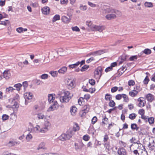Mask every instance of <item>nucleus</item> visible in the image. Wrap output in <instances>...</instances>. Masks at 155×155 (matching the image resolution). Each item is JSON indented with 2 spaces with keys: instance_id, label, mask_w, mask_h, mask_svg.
Wrapping results in <instances>:
<instances>
[{
  "instance_id": "obj_1",
  "label": "nucleus",
  "mask_w": 155,
  "mask_h": 155,
  "mask_svg": "<svg viewBox=\"0 0 155 155\" xmlns=\"http://www.w3.org/2000/svg\"><path fill=\"white\" fill-rule=\"evenodd\" d=\"M106 12L108 13L106 15L105 18L107 20H111L120 17L122 14L119 10L114 9L112 8H108L105 10Z\"/></svg>"
},
{
  "instance_id": "obj_2",
  "label": "nucleus",
  "mask_w": 155,
  "mask_h": 155,
  "mask_svg": "<svg viewBox=\"0 0 155 155\" xmlns=\"http://www.w3.org/2000/svg\"><path fill=\"white\" fill-rule=\"evenodd\" d=\"M73 95L68 91H65L62 93L60 96V101L63 103L68 102L71 98Z\"/></svg>"
},
{
  "instance_id": "obj_3",
  "label": "nucleus",
  "mask_w": 155,
  "mask_h": 155,
  "mask_svg": "<svg viewBox=\"0 0 155 155\" xmlns=\"http://www.w3.org/2000/svg\"><path fill=\"white\" fill-rule=\"evenodd\" d=\"M73 130L69 129L66 134H63L59 137V139L61 141H64L69 139L75 134Z\"/></svg>"
},
{
  "instance_id": "obj_4",
  "label": "nucleus",
  "mask_w": 155,
  "mask_h": 155,
  "mask_svg": "<svg viewBox=\"0 0 155 155\" xmlns=\"http://www.w3.org/2000/svg\"><path fill=\"white\" fill-rule=\"evenodd\" d=\"M31 131L34 133H45L43 127L40 128V126L38 125H37L35 127L32 128Z\"/></svg>"
},
{
  "instance_id": "obj_5",
  "label": "nucleus",
  "mask_w": 155,
  "mask_h": 155,
  "mask_svg": "<svg viewBox=\"0 0 155 155\" xmlns=\"http://www.w3.org/2000/svg\"><path fill=\"white\" fill-rule=\"evenodd\" d=\"M102 71V68L101 67L98 68L94 71L95 78L97 79H99L101 77Z\"/></svg>"
},
{
  "instance_id": "obj_6",
  "label": "nucleus",
  "mask_w": 155,
  "mask_h": 155,
  "mask_svg": "<svg viewBox=\"0 0 155 155\" xmlns=\"http://www.w3.org/2000/svg\"><path fill=\"white\" fill-rule=\"evenodd\" d=\"M133 152L136 155H147L146 151L143 149H140L138 148L137 150H134Z\"/></svg>"
},
{
  "instance_id": "obj_7",
  "label": "nucleus",
  "mask_w": 155,
  "mask_h": 155,
  "mask_svg": "<svg viewBox=\"0 0 155 155\" xmlns=\"http://www.w3.org/2000/svg\"><path fill=\"white\" fill-rule=\"evenodd\" d=\"M105 29V27L104 26H97L94 25L91 27V30L93 31H98L101 32Z\"/></svg>"
},
{
  "instance_id": "obj_8",
  "label": "nucleus",
  "mask_w": 155,
  "mask_h": 155,
  "mask_svg": "<svg viewBox=\"0 0 155 155\" xmlns=\"http://www.w3.org/2000/svg\"><path fill=\"white\" fill-rule=\"evenodd\" d=\"M84 145L81 141H80L78 143H75L74 147L76 150H81L84 147Z\"/></svg>"
},
{
  "instance_id": "obj_9",
  "label": "nucleus",
  "mask_w": 155,
  "mask_h": 155,
  "mask_svg": "<svg viewBox=\"0 0 155 155\" xmlns=\"http://www.w3.org/2000/svg\"><path fill=\"white\" fill-rule=\"evenodd\" d=\"M53 104L49 108L48 111H53L57 109L58 107V104L57 101H54L52 103Z\"/></svg>"
},
{
  "instance_id": "obj_10",
  "label": "nucleus",
  "mask_w": 155,
  "mask_h": 155,
  "mask_svg": "<svg viewBox=\"0 0 155 155\" xmlns=\"http://www.w3.org/2000/svg\"><path fill=\"white\" fill-rule=\"evenodd\" d=\"M51 124L50 122L48 121H46L44 123V127H43V130L45 133L47 132L50 128Z\"/></svg>"
},
{
  "instance_id": "obj_11",
  "label": "nucleus",
  "mask_w": 155,
  "mask_h": 155,
  "mask_svg": "<svg viewBox=\"0 0 155 155\" xmlns=\"http://www.w3.org/2000/svg\"><path fill=\"white\" fill-rule=\"evenodd\" d=\"M137 101L139 102L138 104L139 107H141L145 105L146 101L142 97H140L138 99Z\"/></svg>"
},
{
  "instance_id": "obj_12",
  "label": "nucleus",
  "mask_w": 155,
  "mask_h": 155,
  "mask_svg": "<svg viewBox=\"0 0 155 155\" xmlns=\"http://www.w3.org/2000/svg\"><path fill=\"white\" fill-rule=\"evenodd\" d=\"M117 153L119 155H127V154L126 150L123 147L118 149Z\"/></svg>"
},
{
  "instance_id": "obj_13",
  "label": "nucleus",
  "mask_w": 155,
  "mask_h": 155,
  "mask_svg": "<svg viewBox=\"0 0 155 155\" xmlns=\"http://www.w3.org/2000/svg\"><path fill=\"white\" fill-rule=\"evenodd\" d=\"M32 94L30 92H27L24 94V98L25 100V103L27 100H29L32 99Z\"/></svg>"
},
{
  "instance_id": "obj_14",
  "label": "nucleus",
  "mask_w": 155,
  "mask_h": 155,
  "mask_svg": "<svg viewBox=\"0 0 155 155\" xmlns=\"http://www.w3.org/2000/svg\"><path fill=\"white\" fill-rule=\"evenodd\" d=\"M42 13L44 15H48L49 14L50 12V8L47 6L43 7L41 9Z\"/></svg>"
},
{
  "instance_id": "obj_15",
  "label": "nucleus",
  "mask_w": 155,
  "mask_h": 155,
  "mask_svg": "<svg viewBox=\"0 0 155 155\" xmlns=\"http://www.w3.org/2000/svg\"><path fill=\"white\" fill-rule=\"evenodd\" d=\"M146 98L148 101L152 102L154 99V96L152 94L149 93L147 95Z\"/></svg>"
},
{
  "instance_id": "obj_16",
  "label": "nucleus",
  "mask_w": 155,
  "mask_h": 155,
  "mask_svg": "<svg viewBox=\"0 0 155 155\" xmlns=\"http://www.w3.org/2000/svg\"><path fill=\"white\" fill-rule=\"evenodd\" d=\"M20 143V142L19 141L12 140L9 142L8 144L11 146H13L19 145Z\"/></svg>"
},
{
  "instance_id": "obj_17",
  "label": "nucleus",
  "mask_w": 155,
  "mask_h": 155,
  "mask_svg": "<svg viewBox=\"0 0 155 155\" xmlns=\"http://www.w3.org/2000/svg\"><path fill=\"white\" fill-rule=\"evenodd\" d=\"M149 147L151 149H153L154 148H155V142L153 139H150Z\"/></svg>"
},
{
  "instance_id": "obj_18",
  "label": "nucleus",
  "mask_w": 155,
  "mask_h": 155,
  "mask_svg": "<svg viewBox=\"0 0 155 155\" xmlns=\"http://www.w3.org/2000/svg\"><path fill=\"white\" fill-rule=\"evenodd\" d=\"M77 109L74 106L71 107L70 109V112L72 115L74 116L76 114Z\"/></svg>"
},
{
  "instance_id": "obj_19",
  "label": "nucleus",
  "mask_w": 155,
  "mask_h": 155,
  "mask_svg": "<svg viewBox=\"0 0 155 155\" xmlns=\"http://www.w3.org/2000/svg\"><path fill=\"white\" fill-rule=\"evenodd\" d=\"M61 20L65 23H68L71 21V19L70 18H68L65 16H62L61 17Z\"/></svg>"
},
{
  "instance_id": "obj_20",
  "label": "nucleus",
  "mask_w": 155,
  "mask_h": 155,
  "mask_svg": "<svg viewBox=\"0 0 155 155\" xmlns=\"http://www.w3.org/2000/svg\"><path fill=\"white\" fill-rule=\"evenodd\" d=\"M55 97L52 94H49L48 95V100L49 103L51 104L53 102L54 100Z\"/></svg>"
},
{
  "instance_id": "obj_21",
  "label": "nucleus",
  "mask_w": 155,
  "mask_h": 155,
  "mask_svg": "<svg viewBox=\"0 0 155 155\" xmlns=\"http://www.w3.org/2000/svg\"><path fill=\"white\" fill-rule=\"evenodd\" d=\"M138 93V91L136 90H134L130 91L129 92V95L132 97L136 96Z\"/></svg>"
},
{
  "instance_id": "obj_22",
  "label": "nucleus",
  "mask_w": 155,
  "mask_h": 155,
  "mask_svg": "<svg viewBox=\"0 0 155 155\" xmlns=\"http://www.w3.org/2000/svg\"><path fill=\"white\" fill-rule=\"evenodd\" d=\"M4 77L6 79L9 78L10 76V72L8 71H5L3 73Z\"/></svg>"
},
{
  "instance_id": "obj_23",
  "label": "nucleus",
  "mask_w": 155,
  "mask_h": 155,
  "mask_svg": "<svg viewBox=\"0 0 155 155\" xmlns=\"http://www.w3.org/2000/svg\"><path fill=\"white\" fill-rule=\"evenodd\" d=\"M67 69L66 67H63L58 71V72L60 74H64L66 72Z\"/></svg>"
},
{
  "instance_id": "obj_24",
  "label": "nucleus",
  "mask_w": 155,
  "mask_h": 155,
  "mask_svg": "<svg viewBox=\"0 0 155 155\" xmlns=\"http://www.w3.org/2000/svg\"><path fill=\"white\" fill-rule=\"evenodd\" d=\"M70 130H73L74 131V134H75V132L76 131L78 130H79V127L77 123H75L74 125L73 129H70Z\"/></svg>"
},
{
  "instance_id": "obj_25",
  "label": "nucleus",
  "mask_w": 155,
  "mask_h": 155,
  "mask_svg": "<svg viewBox=\"0 0 155 155\" xmlns=\"http://www.w3.org/2000/svg\"><path fill=\"white\" fill-rule=\"evenodd\" d=\"M74 81L73 80L71 79H68L67 81V85L71 87L73 86Z\"/></svg>"
},
{
  "instance_id": "obj_26",
  "label": "nucleus",
  "mask_w": 155,
  "mask_h": 155,
  "mask_svg": "<svg viewBox=\"0 0 155 155\" xmlns=\"http://www.w3.org/2000/svg\"><path fill=\"white\" fill-rule=\"evenodd\" d=\"M142 52V53H144L146 54L149 55L151 53V51L149 49L146 48L143 50Z\"/></svg>"
},
{
  "instance_id": "obj_27",
  "label": "nucleus",
  "mask_w": 155,
  "mask_h": 155,
  "mask_svg": "<svg viewBox=\"0 0 155 155\" xmlns=\"http://www.w3.org/2000/svg\"><path fill=\"white\" fill-rule=\"evenodd\" d=\"M139 127L137 126V125L136 124H132L131 125V128L133 130H136L137 131L139 129Z\"/></svg>"
},
{
  "instance_id": "obj_28",
  "label": "nucleus",
  "mask_w": 155,
  "mask_h": 155,
  "mask_svg": "<svg viewBox=\"0 0 155 155\" xmlns=\"http://www.w3.org/2000/svg\"><path fill=\"white\" fill-rule=\"evenodd\" d=\"M79 9L82 11H85L87 9V6L86 5L81 4L80 5Z\"/></svg>"
},
{
  "instance_id": "obj_29",
  "label": "nucleus",
  "mask_w": 155,
  "mask_h": 155,
  "mask_svg": "<svg viewBox=\"0 0 155 155\" xmlns=\"http://www.w3.org/2000/svg\"><path fill=\"white\" fill-rule=\"evenodd\" d=\"M80 64V62L78 61L74 64L69 65V67L70 68H71L73 69L77 67Z\"/></svg>"
},
{
  "instance_id": "obj_30",
  "label": "nucleus",
  "mask_w": 155,
  "mask_h": 155,
  "mask_svg": "<svg viewBox=\"0 0 155 155\" xmlns=\"http://www.w3.org/2000/svg\"><path fill=\"white\" fill-rule=\"evenodd\" d=\"M90 108V107L89 105H86L84 106L82 110L88 113L89 110Z\"/></svg>"
},
{
  "instance_id": "obj_31",
  "label": "nucleus",
  "mask_w": 155,
  "mask_h": 155,
  "mask_svg": "<svg viewBox=\"0 0 155 155\" xmlns=\"http://www.w3.org/2000/svg\"><path fill=\"white\" fill-rule=\"evenodd\" d=\"M112 99V96L110 94H106L105 99L107 101H110Z\"/></svg>"
},
{
  "instance_id": "obj_32",
  "label": "nucleus",
  "mask_w": 155,
  "mask_h": 155,
  "mask_svg": "<svg viewBox=\"0 0 155 155\" xmlns=\"http://www.w3.org/2000/svg\"><path fill=\"white\" fill-rule=\"evenodd\" d=\"M130 141L131 143H134L137 144H140V141L139 140L136 141L135 138H132L130 140Z\"/></svg>"
},
{
  "instance_id": "obj_33",
  "label": "nucleus",
  "mask_w": 155,
  "mask_h": 155,
  "mask_svg": "<svg viewBox=\"0 0 155 155\" xmlns=\"http://www.w3.org/2000/svg\"><path fill=\"white\" fill-rule=\"evenodd\" d=\"M60 19V16L58 15H56L53 17L52 21L54 22L57 20H58Z\"/></svg>"
},
{
  "instance_id": "obj_34",
  "label": "nucleus",
  "mask_w": 155,
  "mask_h": 155,
  "mask_svg": "<svg viewBox=\"0 0 155 155\" xmlns=\"http://www.w3.org/2000/svg\"><path fill=\"white\" fill-rule=\"evenodd\" d=\"M144 5L146 7L148 8H152L153 6L152 3L148 2H146L145 3Z\"/></svg>"
},
{
  "instance_id": "obj_35",
  "label": "nucleus",
  "mask_w": 155,
  "mask_h": 155,
  "mask_svg": "<svg viewBox=\"0 0 155 155\" xmlns=\"http://www.w3.org/2000/svg\"><path fill=\"white\" fill-rule=\"evenodd\" d=\"M87 4L89 6L92 8H95L97 7L98 6V5L89 1L87 2Z\"/></svg>"
},
{
  "instance_id": "obj_36",
  "label": "nucleus",
  "mask_w": 155,
  "mask_h": 155,
  "mask_svg": "<svg viewBox=\"0 0 155 155\" xmlns=\"http://www.w3.org/2000/svg\"><path fill=\"white\" fill-rule=\"evenodd\" d=\"M37 117L39 119H43L45 118V116L42 113L37 114Z\"/></svg>"
},
{
  "instance_id": "obj_37",
  "label": "nucleus",
  "mask_w": 155,
  "mask_h": 155,
  "mask_svg": "<svg viewBox=\"0 0 155 155\" xmlns=\"http://www.w3.org/2000/svg\"><path fill=\"white\" fill-rule=\"evenodd\" d=\"M22 86V85L20 83L16 84L14 85V87L17 88V90L18 91L20 90V88Z\"/></svg>"
},
{
  "instance_id": "obj_38",
  "label": "nucleus",
  "mask_w": 155,
  "mask_h": 155,
  "mask_svg": "<svg viewBox=\"0 0 155 155\" xmlns=\"http://www.w3.org/2000/svg\"><path fill=\"white\" fill-rule=\"evenodd\" d=\"M45 143L44 142H41L37 148V149L39 150L41 149H44Z\"/></svg>"
},
{
  "instance_id": "obj_39",
  "label": "nucleus",
  "mask_w": 155,
  "mask_h": 155,
  "mask_svg": "<svg viewBox=\"0 0 155 155\" xmlns=\"http://www.w3.org/2000/svg\"><path fill=\"white\" fill-rule=\"evenodd\" d=\"M137 115L135 113H133L130 114L129 116V118L131 120H134L136 117Z\"/></svg>"
},
{
  "instance_id": "obj_40",
  "label": "nucleus",
  "mask_w": 155,
  "mask_h": 155,
  "mask_svg": "<svg viewBox=\"0 0 155 155\" xmlns=\"http://www.w3.org/2000/svg\"><path fill=\"white\" fill-rule=\"evenodd\" d=\"M84 91L86 92H89L91 93H92L94 92L95 91V89L93 88H90L89 90L87 89H84Z\"/></svg>"
},
{
  "instance_id": "obj_41",
  "label": "nucleus",
  "mask_w": 155,
  "mask_h": 155,
  "mask_svg": "<svg viewBox=\"0 0 155 155\" xmlns=\"http://www.w3.org/2000/svg\"><path fill=\"white\" fill-rule=\"evenodd\" d=\"M87 112H85V111L83 110H81L80 112V115L81 117H84L87 113Z\"/></svg>"
},
{
  "instance_id": "obj_42",
  "label": "nucleus",
  "mask_w": 155,
  "mask_h": 155,
  "mask_svg": "<svg viewBox=\"0 0 155 155\" xmlns=\"http://www.w3.org/2000/svg\"><path fill=\"white\" fill-rule=\"evenodd\" d=\"M122 97L124 99V101L126 102H128L129 101V98L126 94H122Z\"/></svg>"
},
{
  "instance_id": "obj_43",
  "label": "nucleus",
  "mask_w": 155,
  "mask_h": 155,
  "mask_svg": "<svg viewBox=\"0 0 155 155\" xmlns=\"http://www.w3.org/2000/svg\"><path fill=\"white\" fill-rule=\"evenodd\" d=\"M86 24L88 27H90L91 30V27L94 25H92V22L91 21H87L86 22Z\"/></svg>"
},
{
  "instance_id": "obj_44",
  "label": "nucleus",
  "mask_w": 155,
  "mask_h": 155,
  "mask_svg": "<svg viewBox=\"0 0 155 155\" xmlns=\"http://www.w3.org/2000/svg\"><path fill=\"white\" fill-rule=\"evenodd\" d=\"M40 78L42 79H46L48 78V75L46 74H43L40 76Z\"/></svg>"
},
{
  "instance_id": "obj_45",
  "label": "nucleus",
  "mask_w": 155,
  "mask_h": 155,
  "mask_svg": "<svg viewBox=\"0 0 155 155\" xmlns=\"http://www.w3.org/2000/svg\"><path fill=\"white\" fill-rule=\"evenodd\" d=\"M26 138L27 141H29L32 138V136L31 134H29L26 135Z\"/></svg>"
},
{
  "instance_id": "obj_46",
  "label": "nucleus",
  "mask_w": 155,
  "mask_h": 155,
  "mask_svg": "<svg viewBox=\"0 0 155 155\" xmlns=\"http://www.w3.org/2000/svg\"><path fill=\"white\" fill-rule=\"evenodd\" d=\"M89 67V66L85 65L82 67L81 69V71H85L88 69Z\"/></svg>"
},
{
  "instance_id": "obj_47",
  "label": "nucleus",
  "mask_w": 155,
  "mask_h": 155,
  "mask_svg": "<svg viewBox=\"0 0 155 155\" xmlns=\"http://www.w3.org/2000/svg\"><path fill=\"white\" fill-rule=\"evenodd\" d=\"M109 106L111 107H114L115 105V103L113 100H111L109 103Z\"/></svg>"
},
{
  "instance_id": "obj_48",
  "label": "nucleus",
  "mask_w": 155,
  "mask_h": 155,
  "mask_svg": "<svg viewBox=\"0 0 155 155\" xmlns=\"http://www.w3.org/2000/svg\"><path fill=\"white\" fill-rule=\"evenodd\" d=\"M9 23V22L7 20H5V21H0V24L6 25Z\"/></svg>"
},
{
  "instance_id": "obj_49",
  "label": "nucleus",
  "mask_w": 155,
  "mask_h": 155,
  "mask_svg": "<svg viewBox=\"0 0 155 155\" xmlns=\"http://www.w3.org/2000/svg\"><path fill=\"white\" fill-rule=\"evenodd\" d=\"M135 84L134 81L132 80H129L128 82V84L129 86H133Z\"/></svg>"
},
{
  "instance_id": "obj_50",
  "label": "nucleus",
  "mask_w": 155,
  "mask_h": 155,
  "mask_svg": "<svg viewBox=\"0 0 155 155\" xmlns=\"http://www.w3.org/2000/svg\"><path fill=\"white\" fill-rule=\"evenodd\" d=\"M14 90H15V89L13 88V87H8L6 88V92L9 93L11 92H12Z\"/></svg>"
},
{
  "instance_id": "obj_51",
  "label": "nucleus",
  "mask_w": 155,
  "mask_h": 155,
  "mask_svg": "<svg viewBox=\"0 0 155 155\" xmlns=\"http://www.w3.org/2000/svg\"><path fill=\"white\" fill-rule=\"evenodd\" d=\"M137 58V55H134L130 57L129 58V60L130 61H134L136 60Z\"/></svg>"
},
{
  "instance_id": "obj_52",
  "label": "nucleus",
  "mask_w": 155,
  "mask_h": 155,
  "mask_svg": "<svg viewBox=\"0 0 155 155\" xmlns=\"http://www.w3.org/2000/svg\"><path fill=\"white\" fill-rule=\"evenodd\" d=\"M50 74L53 77H56L58 74V72L56 71H51L50 72Z\"/></svg>"
},
{
  "instance_id": "obj_53",
  "label": "nucleus",
  "mask_w": 155,
  "mask_h": 155,
  "mask_svg": "<svg viewBox=\"0 0 155 155\" xmlns=\"http://www.w3.org/2000/svg\"><path fill=\"white\" fill-rule=\"evenodd\" d=\"M71 29L73 31H79L80 30L78 27L77 26L72 27Z\"/></svg>"
},
{
  "instance_id": "obj_54",
  "label": "nucleus",
  "mask_w": 155,
  "mask_h": 155,
  "mask_svg": "<svg viewBox=\"0 0 155 155\" xmlns=\"http://www.w3.org/2000/svg\"><path fill=\"white\" fill-rule=\"evenodd\" d=\"M97 119L96 117H93L91 120L92 123L93 124H94L97 122Z\"/></svg>"
},
{
  "instance_id": "obj_55",
  "label": "nucleus",
  "mask_w": 155,
  "mask_h": 155,
  "mask_svg": "<svg viewBox=\"0 0 155 155\" xmlns=\"http://www.w3.org/2000/svg\"><path fill=\"white\" fill-rule=\"evenodd\" d=\"M119 60H120L124 62L126 60V56L125 55H122L119 58Z\"/></svg>"
},
{
  "instance_id": "obj_56",
  "label": "nucleus",
  "mask_w": 155,
  "mask_h": 155,
  "mask_svg": "<svg viewBox=\"0 0 155 155\" xmlns=\"http://www.w3.org/2000/svg\"><path fill=\"white\" fill-rule=\"evenodd\" d=\"M36 83L38 85H40L43 84V81L39 79H36Z\"/></svg>"
},
{
  "instance_id": "obj_57",
  "label": "nucleus",
  "mask_w": 155,
  "mask_h": 155,
  "mask_svg": "<svg viewBox=\"0 0 155 155\" xmlns=\"http://www.w3.org/2000/svg\"><path fill=\"white\" fill-rule=\"evenodd\" d=\"M19 106L18 105V103L16 102H15L13 105L12 107L13 109L18 108Z\"/></svg>"
},
{
  "instance_id": "obj_58",
  "label": "nucleus",
  "mask_w": 155,
  "mask_h": 155,
  "mask_svg": "<svg viewBox=\"0 0 155 155\" xmlns=\"http://www.w3.org/2000/svg\"><path fill=\"white\" fill-rule=\"evenodd\" d=\"M148 121L150 124H152L154 121V118L153 117H151L148 118Z\"/></svg>"
},
{
  "instance_id": "obj_59",
  "label": "nucleus",
  "mask_w": 155,
  "mask_h": 155,
  "mask_svg": "<svg viewBox=\"0 0 155 155\" xmlns=\"http://www.w3.org/2000/svg\"><path fill=\"white\" fill-rule=\"evenodd\" d=\"M149 81V79L147 76H146V78H145L144 81H143V83L145 84H148Z\"/></svg>"
},
{
  "instance_id": "obj_60",
  "label": "nucleus",
  "mask_w": 155,
  "mask_h": 155,
  "mask_svg": "<svg viewBox=\"0 0 155 155\" xmlns=\"http://www.w3.org/2000/svg\"><path fill=\"white\" fill-rule=\"evenodd\" d=\"M9 116L8 115L6 114H4L2 117V119L3 120H6L8 119Z\"/></svg>"
},
{
  "instance_id": "obj_61",
  "label": "nucleus",
  "mask_w": 155,
  "mask_h": 155,
  "mask_svg": "<svg viewBox=\"0 0 155 155\" xmlns=\"http://www.w3.org/2000/svg\"><path fill=\"white\" fill-rule=\"evenodd\" d=\"M95 52L97 55H100L103 54L104 52L102 50L95 51Z\"/></svg>"
},
{
  "instance_id": "obj_62",
  "label": "nucleus",
  "mask_w": 155,
  "mask_h": 155,
  "mask_svg": "<svg viewBox=\"0 0 155 155\" xmlns=\"http://www.w3.org/2000/svg\"><path fill=\"white\" fill-rule=\"evenodd\" d=\"M89 83L92 85H94L95 83V80L93 79L89 80Z\"/></svg>"
},
{
  "instance_id": "obj_63",
  "label": "nucleus",
  "mask_w": 155,
  "mask_h": 155,
  "mask_svg": "<svg viewBox=\"0 0 155 155\" xmlns=\"http://www.w3.org/2000/svg\"><path fill=\"white\" fill-rule=\"evenodd\" d=\"M84 98L83 97H81L78 100V102L80 105H81L82 104V102L84 101Z\"/></svg>"
},
{
  "instance_id": "obj_64",
  "label": "nucleus",
  "mask_w": 155,
  "mask_h": 155,
  "mask_svg": "<svg viewBox=\"0 0 155 155\" xmlns=\"http://www.w3.org/2000/svg\"><path fill=\"white\" fill-rule=\"evenodd\" d=\"M122 97V94H118L116 96L115 98L117 100H120L121 99Z\"/></svg>"
}]
</instances>
